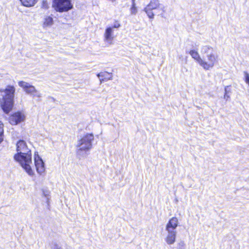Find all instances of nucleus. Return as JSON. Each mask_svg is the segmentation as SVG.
<instances>
[{
    "instance_id": "4468645a",
    "label": "nucleus",
    "mask_w": 249,
    "mask_h": 249,
    "mask_svg": "<svg viewBox=\"0 0 249 249\" xmlns=\"http://www.w3.org/2000/svg\"><path fill=\"white\" fill-rule=\"evenodd\" d=\"M192 57L201 67L203 59L200 57L198 52L195 50H192L189 52Z\"/></svg>"
},
{
    "instance_id": "9d476101",
    "label": "nucleus",
    "mask_w": 249,
    "mask_h": 249,
    "mask_svg": "<svg viewBox=\"0 0 249 249\" xmlns=\"http://www.w3.org/2000/svg\"><path fill=\"white\" fill-rule=\"evenodd\" d=\"M104 40L109 44H112L114 38L113 27H108L106 28L104 35Z\"/></svg>"
},
{
    "instance_id": "1a4fd4ad",
    "label": "nucleus",
    "mask_w": 249,
    "mask_h": 249,
    "mask_svg": "<svg viewBox=\"0 0 249 249\" xmlns=\"http://www.w3.org/2000/svg\"><path fill=\"white\" fill-rule=\"evenodd\" d=\"M25 116L21 112H17L11 115L9 117V123L12 125H16L24 121Z\"/></svg>"
},
{
    "instance_id": "4be33fe9",
    "label": "nucleus",
    "mask_w": 249,
    "mask_h": 249,
    "mask_svg": "<svg viewBox=\"0 0 249 249\" xmlns=\"http://www.w3.org/2000/svg\"><path fill=\"white\" fill-rule=\"evenodd\" d=\"M120 27V24L118 22H115L111 27L113 28H118Z\"/></svg>"
},
{
    "instance_id": "ddd939ff",
    "label": "nucleus",
    "mask_w": 249,
    "mask_h": 249,
    "mask_svg": "<svg viewBox=\"0 0 249 249\" xmlns=\"http://www.w3.org/2000/svg\"><path fill=\"white\" fill-rule=\"evenodd\" d=\"M53 24V18L50 16H45L42 21V27L44 29H47L51 27Z\"/></svg>"
},
{
    "instance_id": "a878e982",
    "label": "nucleus",
    "mask_w": 249,
    "mask_h": 249,
    "mask_svg": "<svg viewBox=\"0 0 249 249\" xmlns=\"http://www.w3.org/2000/svg\"><path fill=\"white\" fill-rule=\"evenodd\" d=\"M132 2H135V0H132Z\"/></svg>"
},
{
    "instance_id": "5701e85b",
    "label": "nucleus",
    "mask_w": 249,
    "mask_h": 249,
    "mask_svg": "<svg viewBox=\"0 0 249 249\" xmlns=\"http://www.w3.org/2000/svg\"><path fill=\"white\" fill-rule=\"evenodd\" d=\"M230 95L227 93H225L224 98L225 100H228L230 98Z\"/></svg>"
},
{
    "instance_id": "9b49d317",
    "label": "nucleus",
    "mask_w": 249,
    "mask_h": 249,
    "mask_svg": "<svg viewBox=\"0 0 249 249\" xmlns=\"http://www.w3.org/2000/svg\"><path fill=\"white\" fill-rule=\"evenodd\" d=\"M167 232V235L165 238L166 243L169 245L174 244L176 240L177 231H166Z\"/></svg>"
},
{
    "instance_id": "20e7f679",
    "label": "nucleus",
    "mask_w": 249,
    "mask_h": 249,
    "mask_svg": "<svg viewBox=\"0 0 249 249\" xmlns=\"http://www.w3.org/2000/svg\"><path fill=\"white\" fill-rule=\"evenodd\" d=\"M94 140V136L92 133L84 135L77 142L76 147L78 154H82L83 152H86L92 147V142Z\"/></svg>"
},
{
    "instance_id": "393cba45",
    "label": "nucleus",
    "mask_w": 249,
    "mask_h": 249,
    "mask_svg": "<svg viewBox=\"0 0 249 249\" xmlns=\"http://www.w3.org/2000/svg\"><path fill=\"white\" fill-rule=\"evenodd\" d=\"M228 86H227L225 88V93H227L228 94L229 91L228 90Z\"/></svg>"
},
{
    "instance_id": "f3484780",
    "label": "nucleus",
    "mask_w": 249,
    "mask_h": 249,
    "mask_svg": "<svg viewBox=\"0 0 249 249\" xmlns=\"http://www.w3.org/2000/svg\"><path fill=\"white\" fill-rule=\"evenodd\" d=\"M3 124L0 121V144L3 141Z\"/></svg>"
},
{
    "instance_id": "39448f33",
    "label": "nucleus",
    "mask_w": 249,
    "mask_h": 249,
    "mask_svg": "<svg viewBox=\"0 0 249 249\" xmlns=\"http://www.w3.org/2000/svg\"><path fill=\"white\" fill-rule=\"evenodd\" d=\"M53 7L56 12H67L73 8L71 0H53Z\"/></svg>"
},
{
    "instance_id": "2eb2a0df",
    "label": "nucleus",
    "mask_w": 249,
    "mask_h": 249,
    "mask_svg": "<svg viewBox=\"0 0 249 249\" xmlns=\"http://www.w3.org/2000/svg\"><path fill=\"white\" fill-rule=\"evenodd\" d=\"M97 76L100 78L101 82L105 80H111L112 78V74L106 71L98 73Z\"/></svg>"
},
{
    "instance_id": "6ab92c4d",
    "label": "nucleus",
    "mask_w": 249,
    "mask_h": 249,
    "mask_svg": "<svg viewBox=\"0 0 249 249\" xmlns=\"http://www.w3.org/2000/svg\"><path fill=\"white\" fill-rule=\"evenodd\" d=\"M245 82L249 85V74L247 72H244Z\"/></svg>"
},
{
    "instance_id": "bb28decb",
    "label": "nucleus",
    "mask_w": 249,
    "mask_h": 249,
    "mask_svg": "<svg viewBox=\"0 0 249 249\" xmlns=\"http://www.w3.org/2000/svg\"><path fill=\"white\" fill-rule=\"evenodd\" d=\"M112 1H115V0H111Z\"/></svg>"
},
{
    "instance_id": "0eeeda50",
    "label": "nucleus",
    "mask_w": 249,
    "mask_h": 249,
    "mask_svg": "<svg viewBox=\"0 0 249 249\" xmlns=\"http://www.w3.org/2000/svg\"><path fill=\"white\" fill-rule=\"evenodd\" d=\"M160 5L161 4L159 0H151L150 2L144 8V11L149 18L153 19L155 14L153 11L159 9Z\"/></svg>"
},
{
    "instance_id": "f257e3e1",
    "label": "nucleus",
    "mask_w": 249,
    "mask_h": 249,
    "mask_svg": "<svg viewBox=\"0 0 249 249\" xmlns=\"http://www.w3.org/2000/svg\"><path fill=\"white\" fill-rule=\"evenodd\" d=\"M17 153L14 155L15 160L18 162L25 171L30 176L34 175L32 168V160L31 149L23 140L17 143Z\"/></svg>"
},
{
    "instance_id": "412c9836",
    "label": "nucleus",
    "mask_w": 249,
    "mask_h": 249,
    "mask_svg": "<svg viewBox=\"0 0 249 249\" xmlns=\"http://www.w3.org/2000/svg\"><path fill=\"white\" fill-rule=\"evenodd\" d=\"M178 249H185V243L183 242H180L178 244Z\"/></svg>"
},
{
    "instance_id": "b1692460",
    "label": "nucleus",
    "mask_w": 249,
    "mask_h": 249,
    "mask_svg": "<svg viewBox=\"0 0 249 249\" xmlns=\"http://www.w3.org/2000/svg\"><path fill=\"white\" fill-rule=\"evenodd\" d=\"M52 249H63L61 247H59L57 245H55L53 246V247L52 248Z\"/></svg>"
},
{
    "instance_id": "f03ea898",
    "label": "nucleus",
    "mask_w": 249,
    "mask_h": 249,
    "mask_svg": "<svg viewBox=\"0 0 249 249\" xmlns=\"http://www.w3.org/2000/svg\"><path fill=\"white\" fill-rule=\"evenodd\" d=\"M16 89L8 85L5 89H0V104L3 111L7 114L13 108Z\"/></svg>"
},
{
    "instance_id": "6e6552de",
    "label": "nucleus",
    "mask_w": 249,
    "mask_h": 249,
    "mask_svg": "<svg viewBox=\"0 0 249 249\" xmlns=\"http://www.w3.org/2000/svg\"><path fill=\"white\" fill-rule=\"evenodd\" d=\"M34 162L37 173L40 175H43L45 172L44 163L37 153H35Z\"/></svg>"
},
{
    "instance_id": "7ed1b4c3",
    "label": "nucleus",
    "mask_w": 249,
    "mask_h": 249,
    "mask_svg": "<svg viewBox=\"0 0 249 249\" xmlns=\"http://www.w3.org/2000/svg\"><path fill=\"white\" fill-rule=\"evenodd\" d=\"M200 52L205 55L201 67L205 70L212 69L218 62V55L213 48L210 45H204L201 47Z\"/></svg>"
},
{
    "instance_id": "423d86ee",
    "label": "nucleus",
    "mask_w": 249,
    "mask_h": 249,
    "mask_svg": "<svg viewBox=\"0 0 249 249\" xmlns=\"http://www.w3.org/2000/svg\"><path fill=\"white\" fill-rule=\"evenodd\" d=\"M18 85L27 94L38 98H40L42 96L41 93L38 91L34 86L28 82L24 81H19L18 82Z\"/></svg>"
},
{
    "instance_id": "a211bd4d",
    "label": "nucleus",
    "mask_w": 249,
    "mask_h": 249,
    "mask_svg": "<svg viewBox=\"0 0 249 249\" xmlns=\"http://www.w3.org/2000/svg\"><path fill=\"white\" fill-rule=\"evenodd\" d=\"M131 13L132 14H135L137 12V9L135 6V2H132V7L130 9Z\"/></svg>"
},
{
    "instance_id": "f8f14e48",
    "label": "nucleus",
    "mask_w": 249,
    "mask_h": 249,
    "mask_svg": "<svg viewBox=\"0 0 249 249\" xmlns=\"http://www.w3.org/2000/svg\"><path fill=\"white\" fill-rule=\"evenodd\" d=\"M178 225V220L176 217H173L166 225V231H176V228Z\"/></svg>"
},
{
    "instance_id": "dca6fc26",
    "label": "nucleus",
    "mask_w": 249,
    "mask_h": 249,
    "mask_svg": "<svg viewBox=\"0 0 249 249\" xmlns=\"http://www.w3.org/2000/svg\"><path fill=\"white\" fill-rule=\"evenodd\" d=\"M38 0H20L21 4L26 7H31L35 6Z\"/></svg>"
},
{
    "instance_id": "aec40b11",
    "label": "nucleus",
    "mask_w": 249,
    "mask_h": 249,
    "mask_svg": "<svg viewBox=\"0 0 249 249\" xmlns=\"http://www.w3.org/2000/svg\"><path fill=\"white\" fill-rule=\"evenodd\" d=\"M42 7L44 9H48L49 8V5L47 1H43L42 3Z\"/></svg>"
}]
</instances>
